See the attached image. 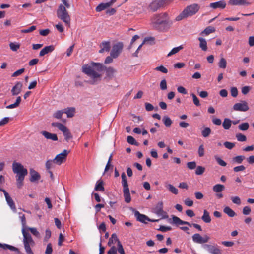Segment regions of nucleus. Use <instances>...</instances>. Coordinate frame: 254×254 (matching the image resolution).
<instances>
[{
	"mask_svg": "<svg viewBox=\"0 0 254 254\" xmlns=\"http://www.w3.org/2000/svg\"><path fill=\"white\" fill-rule=\"evenodd\" d=\"M151 25L155 30L160 32L168 31L172 24L166 12L156 14L151 18Z\"/></svg>",
	"mask_w": 254,
	"mask_h": 254,
	"instance_id": "1",
	"label": "nucleus"
},
{
	"mask_svg": "<svg viewBox=\"0 0 254 254\" xmlns=\"http://www.w3.org/2000/svg\"><path fill=\"white\" fill-rule=\"evenodd\" d=\"M12 171L16 174L17 186L21 188L23 185L24 178L27 175V170L21 163L14 161L12 163Z\"/></svg>",
	"mask_w": 254,
	"mask_h": 254,
	"instance_id": "2",
	"label": "nucleus"
},
{
	"mask_svg": "<svg viewBox=\"0 0 254 254\" xmlns=\"http://www.w3.org/2000/svg\"><path fill=\"white\" fill-rule=\"evenodd\" d=\"M22 233L23 236L22 242L25 252L27 254H34L32 248L35 246V242L31 235L25 228L22 229Z\"/></svg>",
	"mask_w": 254,
	"mask_h": 254,
	"instance_id": "3",
	"label": "nucleus"
},
{
	"mask_svg": "<svg viewBox=\"0 0 254 254\" xmlns=\"http://www.w3.org/2000/svg\"><path fill=\"white\" fill-rule=\"evenodd\" d=\"M199 8V5L196 3H193L187 6V7L176 17V21H179L184 18L194 15L198 11Z\"/></svg>",
	"mask_w": 254,
	"mask_h": 254,
	"instance_id": "4",
	"label": "nucleus"
},
{
	"mask_svg": "<svg viewBox=\"0 0 254 254\" xmlns=\"http://www.w3.org/2000/svg\"><path fill=\"white\" fill-rule=\"evenodd\" d=\"M82 71L92 79L88 81L90 84H94L100 80L101 75L94 71L90 66L84 65L82 66Z\"/></svg>",
	"mask_w": 254,
	"mask_h": 254,
	"instance_id": "5",
	"label": "nucleus"
},
{
	"mask_svg": "<svg viewBox=\"0 0 254 254\" xmlns=\"http://www.w3.org/2000/svg\"><path fill=\"white\" fill-rule=\"evenodd\" d=\"M66 8L64 5L60 4L57 11V15L58 18L64 21L66 24L69 25L70 17Z\"/></svg>",
	"mask_w": 254,
	"mask_h": 254,
	"instance_id": "6",
	"label": "nucleus"
},
{
	"mask_svg": "<svg viewBox=\"0 0 254 254\" xmlns=\"http://www.w3.org/2000/svg\"><path fill=\"white\" fill-rule=\"evenodd\" d=\"M52 126L57 127L60 130L63 132L65 139L67 142H68L69 140L72 138V135L69 129L63 124L58 122H54L52 123Z\"/></svg>",
	"mask_w": 254,
	"mask_h": 254,
	"instance_id": "7",
	"label": "nucleus"
},
{
	"mask_svg": "<svg viewBox=\"0 0 254 254\" xmlns=\"http://www.w3.org/2000/svg\"><path fill=\"white\" fill-rule=\"evenodd\" d=\"M69 152L70 151L64 149L62 153L57 154L54 159L55 164L60 165L65 162Z\"/></svg>",
	"mask_w": 254,
	"mask_h": 254,
	"instance_id": "8",
	"label": "nucleus"
},
{
	"mask_svg": "<svg viewBox=\"0 0 254 254\" xmlns=\"http://www.w3.org/2000/svg\"><path fill=\"white\" fill-rule=\"evenodd\" d=\"M123 48V44L122 42H118L115 44L112 48L110 53V55L113 58H117L122 52Z\"/></svg>",
	"mask_w": 254,
	"mask_h": 254,
	"instance_id": "9",
	"label": "nucleus"
},
{
	"mask_svg": "<svg viewBox=\"0 0 254 254\" xmlns=\"http://www.w3.org/2000/svg\"><path fill=\"white\" fill-rule=\"evenodd\" d=\"M192 239L194 243L203 244L208 242L210 238L207 235L202 237L199 234L196 233L192 236Z\"/></svg>",
	"mask_w": 254,
	"mask_h": 254,
	"instance_id": "10",
	"label": "nucleus"
},
{
	"mask_svg": "<svg viewBox=\"0 0 254 254\" xmlns=\"http://www.w3.org/2000/svg\"><path fill=\"white\" fill-rule=\"evenodd\" d=\"M233 109L234 111H236L246 112L249 110V108L246 101H242L240 103L235 104Z\"/></svg>",
	"mask_w": 254,
	"mask_h": 254,
	"instance_id": "11",
	"label": "nucleus"
},
{
	"mask_svg": "<svg viewBox=\"0 0 254 254\" xmlns=\"http://www.w3.org/2000/svg\"><path fill=\"white\" fill-rule=\"evenodd\" d=\"M162 7H163L162 1L154 0L149 5L148 9L152 12H155Z\"/></svg>",
	"mask_w": 254,
	"mask_h": 254,
	"instance_id": "12",
	"label": "nucleus"
},
{
	"mask_svg": "<svg viewBox=\"0 0 254 254\" xmlns=\"http://www.w3.org/2000/svg\"><path fill=\"white\" fill-rule=\"evenodd\" d=\"M134 215L137 221L145 224L147 223L146 221L151 222H156L158 221L157 220H151L147 216L140 213L138 211H135Z\"/></svg>",
	"mask_w": 254,
	"mask_h": 254,
	"instance_id": "13",
	"label": "nucleus"
},
{
	"mask_svg": "<svg viewBox=\"0 0 254 254\" xmlns=\"http://www.w3.org/2000/svg\"><path fill=\"white\" fill-rule=\"evenodd\" d=\"M226 2L224 0H220L217 2L211 3L209 4V7L213 9H216L220 8L223 9L226 7Z\"/></svg>",
	"mask_w": 254,
	"mask_h": 254,
	"instance_id": "14",
	"label": "nucleus"
},
{
	"mask_svg": "<svg viewBox=\"0 0 254 254\" xmlns=\"http://www.w3.org/2000/svg\"><path fill=\"white\" fill-rule=\"evenodd\" d=\"M228 4L231 6H248L251 3L246 0H229Z\"/></svg>",
	"mask_w": 254,
	"mask_h": 254,
	"instance_id": "15",
	"label": "nucleus"
},
{
	"mask_svg": "<svg viewBox=\"0 0 254 254\" xmlns=\"http://www.w3.org/2000/svg\"><path fill=\"white\" fill-rule=\"evenodd\" d=\"M204 247L207 248V251L211 254H222L221 250L218 247L209 244H205Z\"/></svg>",
	"mask_w": 254,
	"mask_h": 254,
	"instance_id": "16",
	"label": "nucleus"
},
{
	"mask_svg": "<svg viewBox=\"0 0 254 254\" xmlns=\"http://www.w3.org/2000/svg\"><path fill=\"white\" fill-rule=\"evenodd\" d=\"M163 203L162 201L159 202L154 208V212L157 215L162 216L166 214V213L163 211Z\"/></svg>",
	"mask_w": 254,
	"mask_h": 254,
	"instance_id": "17",
	"label": "nucleus"
},
{
	"mask_svg": "<svg viewBox=\"0 0 254 254\" xmlns=\"http://www.w3.org/2000/svg\"><path fill=\"white\" fill-rule=\"evenodd\" d=\"M22 86L23 85L21 82H17L11 90L12 95L13 96L18 95L22 91Z\"/></svg>",
	"mask_w": 254,
	"mask_h": 254,
	"instance_id": "18",
	"label": "nucleus"
},
{
	"mask_svg": "<svg viewBox=\"0 0 254 254\" xmlns=\"http://www.w3.org/2000/svg\"><path fill=\"white\" fill-rule=\"evenodd\" d=\"M41 133L47 139L53 141L58 140V137L56 134L50 133L47 131H42Z\"/></svg>",
	"mask_w": 254,
	"mask_h": 254,
	"instance_id": "19",
	"label": "nucleus"
},
{
	"mask_svg": "<svg viewBox=\"0 0 254 254\" xmlns=\"http://www.w3.org/2000/svg\"><path fill=\"white\" fill-rule=\"evenodd\" d=\"M55 49L54 46L53 45H50L45 47L43 48L39 53V56L42 57L45 55L52 52Z\"/></svg>",
	"mask_w": 254,
	"mask_h": 254,
	"instance_id": "20",
	"label": "nucleus"
},
{
	"mask_svg": "<svg viewBox=\"0 0 254 254\" xmlns=\"http://www.w3.org/2000/svg\"><path fill=\"white\" fill-rule=\"evenodd\" d=\"M30 181L31 182H34L39 180L40 179V175L39 174L35 171L34 169H31L30 171Z\"/></svg>",
	"mask_w": 254,
	"mask_h": 254,
	"instance_id": "21",
	"label": "nucleus"
},
{
	"mask_svg": "<svg viewBox=\"0 0 254 254\" xmlns=\"http://www.w3.org/2000/svg\"><path fill=\"white\" fill-rule=\"evenodd\" d=\"M172 220L173 223L177 225H187L190 227H191V223L187 221H183L181 219H180L179 217L176 216H173L172 217Z\"/></svg>",
	"mask_w": 254,
	"mask_h": 254,
	"instance_id": "22",
	"label": "nucleus"
},
{
	"mask_svg": "<svg viewBox=\"0 0 254 254\" xmlns=\"http://www.w3.org/2000/svg\"><path fill=\"white\" fill-rule=\"evenodd\" d=\"M101 49L99 50V53H102L104 51L109 52L110 49V43L108 41H104L101 43Z\"/></svg>",
	"mask_w": 254,
	"mask_h": 254,
	"instance_id": "23",
	"label": "nucleus"
},
{
	"mask_svg": "<svg viewBox=\"0 0 254 254\" xmlns=\"http://www.w3.org/2000/svg\"><path fill=\"white\" fill-rule=\"evenodd\" d=\"M198 39L199 41L200 48L203 51H206L207 50V45L206 40L202 37H199Z\"/></svg>",
	"mask_w": 254,
	"mask_h": 254,
	"instance_id": "24",
	"label": "nucleus"
},
{
	"mask_svg": "<svg viewBox=\"0 0 254 254\" xmlns=\"http://www.w3.org/2000/svg\"><path fill=\"white\" fill-rule=\"evenodd\" d=\"M94 190L96 191H101L102 192L104 191V182L102 180L100 179L97 181Z\"/></svg>",
	"mask_w": 254,
	"mask_h": 254,
	"instance_id": "25",
	"label": "nucleus"
},
{
	"mask_svg": "<svg viewBox=\"0 0 254 254\" xmlns=\"http://www.w3.org/2000/svg\"><path fill=\"white\" fill-rule=\"evenodd\" d=\"M122 184L123 187V190H129L126 175L124 172L121 174Z\"/></svg>",
	"mask_w": 254,
	"mask_h": 254,
	"instance_id": "26",
	"label": "nucleus"
},
{
	"mask_svg": "<svg viewBox=\"0 0 254 254\" xmlns=\"http://www.w3.org/2000/svg\"><path fill=\"white\" fill-rule=\"evenodd\" d=\"M0 248H2L3 250L8 249V250H10L11 251H15V252H19V250L18 248H17L13 246H11V245H10L8 244H1L0 243Z\"/></svg>",
	"mask_w": 254,
	"mask_h": 254,
	"instance_id": "27",
	"label": "nucleus"
},
{
	"mask_svg": "<svg viewBox=\"0 0 254 254\" xmlns=\"http://www.w3.org/2000/svg\"><path fill=\"white\" fill-rule=\"evenodd\" d=\"M119 242L120 241L118 238L117 235L115 233H113L111 235V237L109 240L108 245L109 246H111L112 245L115 244L116 242H117V244L118 245Z\"/></svg>",
	"mask_w": 254,
	"mask_h": 254,
	"instance_id": "28",
	"label": "nucleus"
},
{
	"mask_svg": "<svg viewBox=\"0 0 254 254\" xmlns=\"http://www.w3.org/2000/svg\"><path fill=\"white\" fill-rule=\"evenodd\" d=\"M5 197L6 202H7V204H8L9 206L10 207V208L13 211H16V208L15 203H14V201H13L12 199L9 196V195L5 196Z\"/></svg>",
	"mask_w": 254,
	"mask_h": 254,
	"instance_id": "29",
	"label": "nucleus"
},
{
	"mask_svg": "<svg viewBox=\"0 0 254 254\" xmlns=\"http://www.w3.org/2000/svg\"><path fill=\"white\" fill-rule=\"evenodd\" d=\"M232 121L229 118H225L222 123V126L224 129L228 130L231 127Z\"/></svg>",
	"mask_w": 254,
	"mask_h": 254,
	"instance_id": "30",
	"label": "nucleus"
},
{
	"mask_svg": "<svg viewBox=\"0 0 254 254\" xmlns=\"http://www.w3.org/2000/svg\"><path fill=\"white\" fill-rule=\"evenodd\" d=\"M225 189V187L222 184H216L213 187V191L216 193L221 192Z\"/></svg>",
	"mask_w": 254,
	"mask_h": 254,
	"instance_id": "31",
	"label": "nucleus"
},
{
	"mask_svg": "<svg viewBox=\"0 0 254 254\" xmlns=\"http://www.w3.org/2000/svg\"><path fill=\"white\" fill-rule=\"evenodd\" d=\"M75 109L74 108H67L64 110V113L66 114L68 118L72 117L75 113Z\"/></svg>",
	"mask_w": 254,
	"mask_h": 254,
	"instance_id": "32",
	"label": "nucleus"
},
{
	"mask_svg": "<svg viewBox=\"0 0 254 254\" xmlns=\"http://www.w3.org/2000/svg\"><path fill=\"white\" fill-rule=\"evenodd\" d=\"M202 220L207 223H210L211 221L209 213L206 210H204L203 211V215L201 217Z\"/></svg>",
	"mask_w": 254,
	"mask_h": 254,
	"instance_id": "33",
	"label": "nucleus"
},
{
	"mask_svg": "<svg viewBox=\"0 0 254 254\" xmlns=\"http://www.w3.org/2000/svg\"><path fill=\"white\" fill-rule=\"evenodd\" d=\"M116 72V70L113 67H109L106 68V75L110 78H112L114 76Z\"/></svg>",
	"mask_w": 254,
	"mask_h": 254,
	"instance_id": "34",
	"label": "nucleus"
},
{
	"mask_svg": "<svg viewBox=\"0 0 254 254\" xmlns=\"http://www.w3.org/2000/svg\"><path fill=\"white\" fill-rule=\"evenodd\" d=\"M123 194L125 201L127 203H129L131 201V196L129 192V189L123 190Z\"/></svg>",
	"mask_w": 254,
	"mask_h": 254,
	"instance_id": "35",
	"label": "nucleus"
},
{
	"mask_svg": "<svg viewBox=\"0 0 254 254\" xmlns=\"http://www.w3.org/2000/svg\"><path fill=\"white\" fill-rule=\"evenodd\" d=\"M21 101V98L20 96L17 97L16 101L14 103L9 105L6 107L7 109H13L18 107Z\"/></svg>",
	"mask_w": 254,
	"mask_h": 254,
	"instance_id": "36",
	"label": "nucleus"
},
{
	"mask_svg": "<svg viewBox=\"0 0 254 254\" xmlns=\"http://www.w3.org/2000/svg\"><path fill=\"white\" fill-rule=\"evenodd\" d=\"M224 212L229 217H233L236 215V213L229 207L226 206L223 209Z\"/></svg>",
	"mask_w": 254,
	"mask_h": 254,
	"instance_id": "37",
	"label": "nucleus"
},
{
	"mask_svg": "<svg viewBox=\"0 0 254 254\" xmlns=\"http://www.w3.org/2000/svg\"><path fill=\"white\" fill-rule=\"evenodd\" d=\"M184 48L183 45H180L178 47L173 48L171 51L168 54L167 56L170 57L174 54L177 53L179 51Z\"/></svg>",
	"mask_w": 254,
	"mask_h": 254,
	"instance_id": "38",
	"label": "nucleus"
},
{
	"mask_svg": "<svg viewBox=\"0 0 254 254\" xmlns=\"http://www.w3.org/2000/svg\"><path fill=\"white\" fill-rule=\"evenodd\" d=\"M162 121L165 126L167 127H170L172 124V121L171 119L167 116H164L163 117Z\"/></svg>",
	"mask_w": 254,
	"mask_h": 254,
	"instance_id": "39",
	"label": "nucleus"
},
{
	"mask_svg": "<svg viewBox=\"0 0 254 254\" xmlns=\"http://www.w3.org/2000/svg\"><path fill=\"white\" fill-rule=\"evenodd\" d=\"M109 7V4H108L107 3H101L96 7V11L97 12H100Z\"/></svg>",
	"mask_w": 254,
	"mask_h": 254,
	"instance_id": "40",
	"label": "nucleus"
},
{
	"mask_svg": "<svg viewBox=\"0 0 254 254\" xmlns=\"http://www.w3.org/2000/svg\"><path fill=\"white\" fill-rule=\"evenodd\" d=\"M214 28L211 26H208L201 32V34H205V35H208L210 33L214 32Z\"/></svg>",
	"mask_w": 254,
	"mask_h": 254,
	"instance_id": "41",
	"label": "nucleus"
},
{
	"mask_svg": "<svg viewBox=\"0 0 254 254\" xmlns=\"http://www.w3.org/2000/svg\"><path fill=\"white\" fill-rule=\"evenodd\" d=\"M166 188L169 190L174 194H177L178 193V190L174 186L171 184H168L166 186Z\"/></svg>",
	"mask_w": 254,
	"mask_h": 254,
	"instance_id": "42",
	"label": "nucleus"
},
{
	"mask_svg": "<svg viewBox=\"0 0 254 254\" xmlns=\"http://www.w3.org/2000/svg\"><path fill=\"white\" fill-rule=\"evenodd\" d=\"M55 164L54 160H48L46 163L45 166L47 171L50 170V169L54 167V164Z\"/></svg>",
	"mask_w": 254,
	"mask_h": 254,
	"instance_id": "43",
	"label": "nucleus"
},
{
	"mask_svg": "<svg viewBox=\"0 0 254 254\" xmlns=\"http://www.w3.org/2000/svg\"><path fill=\"white\" fill-rule=\"evenodd\" d=\"M245 159V157L243 155L237 156L233 158V161L237 164H241Z\"/></svg>",
	"mask_w": 254,
	"mask_h": 254,
	"instance_id": "44",
	"label": "nucleus"
},
{
	"mask_svg": "<svg viewBox=\"0 0 254 254\" xmlns=\"http://www.w3.org/2000/svg\"><path fill=\"white\" fill-rule=\"evenodd\" d=\"M27 230H29L31 233L36 236V237L40 238V235L39 232L37 231V229L36 228L34 227H28L27 228Z\"/></svg>",
	"mask_w": 254,
	"mask_h": 254,
	"instance_id": "45",
	"label": "nucleus"
},
{
	"mask_svg": "<svg viewBox=\"0 0 254 254\" xmlns=\"http://www.w3.org/2000/svg\"><path fill=\"white\" fill-rule=\"evenodd\" d=\"M218 66L221 68L225 69L227 66V62L225 58H221L219 62Z\"/></svg>",
	"mask_w": 254,
	"mask_h": 254,
	"instance_id": "46",
	"label": "nucleus"
},
{
	"mask_svg": "<svg viewBox=\"0 0 254 254\" xmlns=\"http://www.w3.org/2000/svg\"><path fill=\"white\" fill-rule=\"evenodd\" d=\"M236 137L238 141L244 142L247 140L246 136L241 133L236 134Z\"/></svg>",
	"mask_w": 254,
	"mask_h": 254,
	"instance_id": "47",
	"label": "nucleus"
},
{
	"mask_svg": "<svg viewBox=\"0 0 254 254\" xmlns=\"http://www.w3.org/2000/svg\"><path fill=\"white\" fill-rule=\"evenodd\" d=\"M249 125L248 123H243L238 126V128L242 131H246L248 129Z\"/></svg>",
	"mask_w": 254,
	"mask_h": 254,
	"instance_id": "48",
	"label": "nucleus"
},
{
	"mask_svg": "<svg viewBox=\"0 0 254 254\" xmlns=\"http://www.w3.org/2000/svg\"><path fill=\"white\" fill-rule=\"evenodd\" d=\"M10 49L13 51H16L20 48V44L18 43L11 42L9 44Z\"/></svg>",
	"mask_w": 254,
	"mask_h": 254,
	"instance_id": "49",
	"label": "nucleus"
},
{
	"mask_svg": "<svg viewBox=\"0 0 254 254\" xmlns=\"http://www.w3.org/2000/svg\"><path fill=\"white\" fill-rule=\"evenodd\" d=\"M215 159L216 162H217V163L219 165L223 166V167H225L227 165V163L219 157H218L217 156H215Z\"/></svg>",
	"mask_w": 254,
	"mask_h": 254,
	"instance_id": "50",
	"label": "nucleus"
},
{
	"mask_svg": "<svg viewBox=\"0 0 254 254\" xmlns=\"http://www.w3.org/2000/svg\"><path fill=\"white\" fill-rule=\"evenodd\" d=\"M211 129L209 127L205 128L202 131V135L204 137H207L211 133Z\"/></svg>",
	"mask_w": 254,
	"mask_h": 254,
	"instance_id": "51",
	"label": "nucleus"
},
{
	"mask_svg": "<svg viewBox=\"0 0 254 254\" xmlns=\"http://www.w3.org/2000/svg\"><path fill=\"white\" fill-rule=\"evenodd\" d=\"M64 113V110H59L56 111L54 114L53 117L56 119H60L62 118L63 114Z\"/></svg>",
	"mask_w": 254,
	"mask_h": 254,
	"instance_id": "52",
	"label": "nucleus"
},
{
	"mask_svg": "<svg viewBox=\"0 0 254 254\" xmlns=\"http://www.w3.org/2000/svg\"><path fill=\"white\" fill-rule=\"evenodd\" d=\"M204 167L199 166L196 168V169L195 170V174L197 175H202L204 172Z\"/></svg>",
	"mask_w": 254,
	"mask_h": 254,
	"instance_id": "53",
	"label": "nucleus"
},
{
	"mask_svg": "<svg viewBox=\"0 0 254 254\" xmlns=\"http://www.w3.org/2000/svg\"><path fill=\"white\" fill-rule=\"evenodd\" d=\"M154 40V38L153 37H146L144 38L143 42L138 46L137 49V51H139V50H140V49L141 48V47H142V46L144 44V43L147 41H153Z\"/></svg>",
	"mask_w": 254,
	"mask_h": 254,
	"instance_id": "54",
	"label": "nucleus"
},
{
	"mask_svg": "<svg viewBox=\"0 0 254 254\" xmlns=\"http://www.w3.org/2000/svg\"><path fill=\"white\" fill-rule=\"evenodd\" d=\"M156 71H159L163 73H167L168 69L163 65L156 67L155 69Z\"/></svg>",
	"mask_w": 254,
	"mask_h": 254,
	"instance_id": "55",
	"label": "nucleus"
},
{
	"mask_svg": "<svg viewBox=\"0 0 254 254\" xmlns=\"http://www.w3.org/2000/svg\"><path fill=\"white\" fill-rule=\"evenodd\" d=\"M224 145L226 148L229 149H232L234 147L235 144L233 142L226 141L224 143Z\"/></svg>",
	"mask_w": 254,
	"mask_h": 254,
	"instance_id": "56",
	"label": "nucleus"
},
{
	"mask_svg": "<svg viewBox=\"0 0 254 254\" xmlns=\"http://www.w3.org/2000/svg\"><path fill=\"white\" fill-rule=\"evenodd\" d=\"M191 96L193 99V103L196 106H199L200 105L199 100L197 97V96L193 93L191 94Z\"/></svg>",
	"mask_w": 254,
	"mask_h": 254,
	"instance_id": "57",
	"label": "nucleus"
},
{
	"mask_svg": "<svg viewBox=\"0 0 254 254\" xmlns=\"http://www.w3.org/2000/svg\"><path fill=\"white\" fill-rule=\"evenodd\" d=\"M160 89L162 90H165L167 89V82H166V80L165 79H162L160 83Z\"/></svg>",
	"mask_w": 254,
	"mask_h": 254,
	"instance_id": "58",
	"label": "nucleus"
},
{
	"mask_svg": "<svg viewBox=\"0 0 254 254\" xmlns=\"http://www.w3.org/2000/svg\"><path fill=\"white\" fill-rule=\"evenodd\" d=\"M231 200L233 203L237 205H240L241 203V199L238 196L232 197Z\"/></svg>",
	"mask_w": 254,
	"mask_h": 254,
	"instance_id": "59",
	"label": "nucleus"
},
{
	"mask_svg": "<svg viewBox=\"0 0 254 254\" xmlns=\"http://www.w3.org/2000/svg\"><path fill=\"white\" fill-rule=\"evenodd\" d=\"M251 89V87L249 86H245L242 88L241 91L244 95L247 94Z\"/></svg>",
	"mask_w": 254,
	"mask_h": 254,
	"instance_id": "60",
	"label": "nucleus"
},
{
	"mask_svg": "<svg viewBox=\"0 0 254 254\" xmlns=\"http://www.w3.org/2000/svg\"><path fill=\"white\" fill-rule=\"evenodd\" d=\"M25 71V69L24 68H21L15 72H14L12 75V77H17L21 74H22Z\"/></svg>",
	"mask_w": 254,
	"mask_h": 254,
	"instance_id": "61",
	"label": "nucleus"
},
{
	"mask_svg": "<svg viewBox=\"0 0 254 254\" xmlns=\"http://www.w3.org/2000/svg\"><path fill=\"white\" fill-rule=\"evenodd\" d=\"M53 249L51 243L48 244L45 251V254H52Z\"/></svg>",
	"mask_w": 254,
	"mask_h": 254,
	"instance_id": "62",
	"label": "nucleus"
},
{
	"mask_svg": "<svg viewBox=\"0 0 254 254\" xmlns=\"http://www.w3.org/2000/svg\"><path fill=\"white\" fill-rule=\"evenodd\" d=\"M251 212V208L249 206H245L243 209V214L245 215H249Z\"/></svg>",
	"mask_w": 254,
	"mask_h": 254,
	"instance_id": "63",
	"label": "nucleus"
},
{
	"mask_svg": "<svg viewBox=\"0 0 254 254\" xmlns=\"http://www.w3.org/2000/svg\"><path fill=\"white\" fill-rule=\"evenodd\" d=\"M118 248L114 246L111 247L110 249L108 251L107 254H117Z\"/></svg>",
	"mask_w": 254,
	"mask_h": 254,
	"instance_id": "64",
	"label": "nucleus"
}]
</instances>
